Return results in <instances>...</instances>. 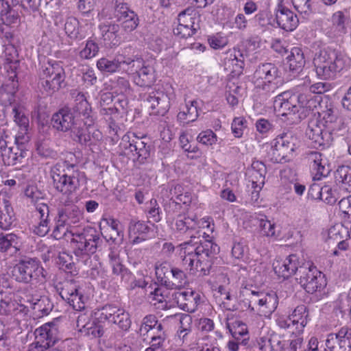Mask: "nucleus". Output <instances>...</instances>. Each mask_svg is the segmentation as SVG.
Segmentation results:
<instances>
[{
    "instance_id": "nucleus-1",
    "label": "nucleus",
    "mask_w": 351,
    "mask_h": 351,
    "mask_svg": "<svg viewBox=\"0 0 351 351\" xmlns=\"http://www.w3.org/2000/svg\"><path fill=\"white\" fill-rule=\"evenodd\" d=\"M305 89L300 90L298 86L294 90H288L278 94L274 99V108L282 117H288L291 121H300L306 112L313 111L319 105L321 95L329 89L330 85L325 82L312 84L306 77L304 82Z\"/></svg>"
},
{
    "instance_id": "nucleus-2",
    "label": "nucleus",
    "mask_w": 351,
    "mask_h": 351,
    "mask_svg": "<svg viewBox=\"0 0 351 351\" xmlns=\"http://www.w3.org/2000/svg\"><path fill=\"white\" fill-rule=\"evenodd\" d=\"M72 95L75 97L74 107H65L55 113L51 124L58 131H70L75 141L82 143L86 141V131L94 124V119L90 115L91 108L84 94L74 90Z\"/></svg>"
},
{
    "instance_id": "nucleus-3",
    "label": "nucleus",
    "mask_w": 351,
    "mask_h": 351,
    "mask_svg": "<svg viewBox=\"0 0 351 351\" xmlns=\"http://www.w3.org/2000/svg\"><path fill=\"white\" fill-rule=\"evenodd\" d=\"M51 235L57 240L71 237L73 253L78 258H84L85 264L102 243L100 233L95 228L86 227L80 231H73L69 230V226L58 217Z\"/></svg>"
},
{
    "instance_id": "nucleus-4",
    "label": "nucleus",
    "mask_w": 351,
    "mask_h": 351,
    "mask_svg": "<svg viewBox=\"0 0 351 351\" xmlns=\"http://www.w3.org/2000/svg\"><path fill=\"white\" fill-rule=\"evenodd\" d=\"M195 239L196 237L191 235L189 241L179 245L181 254H184L182 265L191 274L203 276L209 273L212 259L219 247L208 240L202 242Z\"/></svg>"
},
{
    "instance_id": "nucleus-5",
    "label": "nucleus",
    "mask_w": 351,
    "mask_h": 351,
    "mask_svg": "<svg viewBox=\"0 0 351 351\" xmlns=\"http://www.w3.org/2000/svg\"><path fill=\"white\" fill-rule=\"evenodd\" d=\"M313 64L318 77L332 80L341 71L350 66L351 59L344 51L326 47L316 53Z\"/></svg>"
},
{
    "instance_id": "nucleus-6",
    "label": "nucleus",
    "mask_w": 351,
    "mask_h": 351,
    "mask_svg": "<svg viewBox=\"0 0 351 351\" xmlns=\"http://www.w3.org/2000/svg\"><path fill=\"white\" fill-rule=\"evenodd\" d=\"M252 83L258 92L267 96L274 94L284 83V77L279 68L274 63L260 64L252 76Z\"/></svg>"
},
{
    "instance_id": "nucleus-7",
    "label": "nucleus",
    "mask_w": 351,
    "mask_h": 351,
    "mask_svg": "<svg viewBox=\"0 0 351 351\" xmlns=\"http://www.w3.org/2000/svg\"><path fill=\"white\" fill-rule=\"evenodd\" d=\"M50 173L54 189L63 195L74 193L86 183L85 173L81 171L63 170L60 166H53Z\"/></svg>"
},
{
    "instance_id": "nucleus-8",
    "label": "nucleus",
    "mask_w": 351,
    "mask_h": 351,
    "mask_svg": "<svg viewBox=\"0 0 351 351\" xmlns=\"http://www.w3.org/2000/svg\"><path fill=\"white\" fill-rule=\"evenodd\" d=\"M65 72L60 62L48 60L39 71V84L48 94L59 90L64 85Z\"/></svg>"
},
{
    "instance_id": "nucleus-9",
    "label": "nucleus",
    "mask_w": 351,
    "mask_h": 351,
    "mask_svg": "<svg viewBox=\"0 0 351 351\" xmlns=\"http://www.w3.org/2000/svg\"><path fill=\"white\" fill-rule=\"evenodd\" d=\"M12 274L16 282L24 284L44 281L46 278V271L34 258L21 260L13 267Z\"/></svg>"
},
{
    "instance_id": "nucleus-10",
    "label": "nucleus",
    "mask_w": 351,
    "mask_h": 351,
    "mask_svg": "<svg viewBox=\"0 0 351 351\" xmlns=\"http://www.w3.org/2000/svg\"><path fill=\"white\" fill-rule=\"evenodd\" d=\"M9 136L6 134L0 137V154L3 163L5 165L11 166L16 165L25 156L26 151L23 149V145L28 141V136L20 134L15 136V146H9Z\"/></svg>"
},
{
    "instance_id": "nucleus-11",
    "label": "nucleus",
    "mask_w": 351,
    "mask_h": 351,
    "mask_svg": "<svg viewBox=\"0 0 351 351\" xmlns=\"http://www.w3.org/2000/svg\"><path fill=\"white\" fill-rule=\"evenodd\" d=\"M297 276L296 280L308 293L320 291L326 285L324 274L309 263L300 267Z\"/></svg>"
},
{
    "instance_id": "nucleus-12",
    "label": "nucleus",
    "mask_w": 351,
    "mask_h": 351,
    "mask_svg": "<svg viewBox=\"0 0 351 351\" xmlns=\"http://www.w3.org/2000/svg\"><path fill=\"white\" fill-rule=\"evenodd\" d=\"M248 308L264 316L271 314L277 308L278 298L275 293L251 291L246 294Z\"/></svg>"
},
{
    "instance_id": "nucleus-13",
    "label": "nucleus",
    "mask_w": 351,
    "mask_h": 351,
    "mask_svg": "<svg viewBox=\"0 0 351 351\" xmlns=\"http://www.w3.org/2000/svg\"><path fill=\"white\" fill-rule=\"evenodd\" d=\"M266 172L265 164L258 160L253 161L251 167L246 170L245 176L248 181L247 186L254 203L258 202L260 197V192L265 184Z\"/></svg>"
},
{
    "instance_id": "nucleus-14",
    "label": "nucleus",
    "mask_w": 351,
    "mask_h": 351,
    "mask_svg": "<svg viewBox=\"0 0 351 351\" xmlns=\"http://www.w3.org/2000/svg\"><path fill=\"white\" fill-rule=\"evenodd\" d=\"M120 147L124 155L132 158L133 160L143 162L149 156V146L142 138L134 133H128L122 137Z\"/></svg>"
},
{
    "instance_id": "nucleus-15",
    "label": "nucleus",
    "mask_w": 351,
    "mask_h": 351,
    "mask_svg": "<svg viewBox=\"0 0 351 351\" xmlns=\"http://www.w3.org/2000/svg\"><path fill=\"white\" fill-rule=\"evenodd\" d=\"M56 288L62 300L75 311H86V298L79 291L78 286L74 281H65L56 285Z\"/></svg>"
},
{
    "instance_id": "nucleus-16",
    "label": "nucleus",
    "mask_w": 351,
    "mask_h": 351,
    "mask_svg": "<svg viewBox=\"0 0 351 351\" xmlns=\"http://www.w3.org/2000/svg\"><path fill=\"white\" fill-rule=\"evenodd\" d=\"M100 322H108L117 324L123 330H128L131 325L129 314L116 306L106 305L95 313Z\"/></svg>"
},
{
    "instance_id": "nucleus-17",
    "label": "nucleus",
    "mask_w": 351,
    "mask_h": 351,
    "mask_svg": "<svg viewBox=\"0 0 351 351\" xmlns=\"http://www.w3.org/2000/svg\"><path fill=\"white\" fill-rule=\"evenodd\" d=\"M100 322H108L117 324L123 330H128L131 325L129 314L116 306L106 305L95 313Z\"/></svg>"
},
{
    "instance_id": "nucleus-18",
    "label": "nucleus",
    "mask_w": 351,
    "mask_h": 351,
    "mask_svg": "<svg viewBox=\"0 0 351 351\" xmlns=\"http://www.w3.org/2000/svg\"><path fill=\"white\" fill-rule=\"evenodd\" d=\"M332 131V127L327 125L326 128L324 123L313 120L308 125L306 135L312 141L314 147H327L333 140Z\"/></svg>"
},
{
    "instance_id": "nucleus-19",
    "label": "nucleus",
    "mask_w": 351,
    "mask_h": 351,
    "mask_svg": "<svg viewBox=\"0 0 351 351\" xmlns=\"http://www.w3.org/2000/svg\"><path fill=\"white\" fill-rule=\"evenodd\" d=\"M114 17L121 23L123 30L127 33L136 29L139 24L138 15L126 3L119 0L115 3Z\"/></svg>"
},
{
    "instance_id": "nucleus-20",
    "label": "nucleus",
    "mask_w": 351,
    "mask_h": 351,
    "mask_svg": "<svg viewBox=\"0 0 351 351\" xmlns=\"http://www.w3.org/2000/svg\"><path fill=\"white\" fill-rule=\"evenodd\" d=\"M351 328L343 326L328 335L325 351H351Z\"/></svg>"
},
{
    "instance_id": "nucleus-21",
    "label": "nucleus",
    "mask_w": 351,
    "mask_h": 351,
    "mask_svg": "<svg viewBox=\"0 0 351 351\" xmlns=\"http://www.w3.org/2000/svg\"><path fill=\"white\" fill-rule=\"evenodd\" d=\"M55 325L45 324L36 329L34 332L35 341L29 346H34L40 350H45L53 346L56 341Z\"/></svg>"
},
{
    "instance_id": "nucleus-22",
    "label": "nucleus",
    "mask_w": 351,
    "mask_h": 351,
    "mask_svg": "<svg viewBox=\"0 0 351 351\" xmlns=\"http://www.w3.org/2000/svg\"><path fill=\"white\" fill-rule=\"evenodd\" d=\"M299 258L296 254H290L285 258H278L273 263L275 273L284 279L288 278L299 271Z\"/></svg>"
},
{
    "instance_id": "nucleus-23",
    "label": "nucleus",
    "mask_w": 351,
    "mask_h": 351,
    "mask_svg": "<svg viewBox=\"0 0 351 351\" xmlns=\"http://www.w3.org/2000/svg\"><path fill=\"white\" fill-rule=\"evenodd\" d=\"M146 101L152 109V114L163 116L169 109L170 99L162 91H154L149 94Z\"/></svg>"
},
{
    "instance_id": "nucleus-24",
    "label": "nucleus",
    "mask_w": 351,
    "mask_h": 351,
    "mask_svg": "<svg viewBox=\"0 0 351 351\" xmlns=\"http://www.w3.org/2000/svg\"><path fill=\"white\" fill-rule=\"evenodd\" d=\"M104 45L112 47L118 46L122 40L120 26L115 23H104L99 26Z\"/></svg>"
},
{
    "instance_id": "nucleus-25",
    "label": "nucleus",
    "mask_w": 351,
    "mask_h": 351,
    "mask_svg": "<svg viewBox=\"0 0 351 351\" xmlns=\"http://www.w3.org/2000/svg\"><path fill=\"white\" fill-rule=\"evenodd\" d=\"M276 20L278 26L287 32L294 30L299 23L296 14L282 5L278 6L276 13Z\"/></svg>"
},
{
    "instance_id": "nucleus-26",
    "label": "nucleus",
    "mask_w": 351,
    "mask_h": 351,
    "mask_svg": "<svg viewBox=\"0 0 351 351\" xmlns=\"http://www.w3.org/2000/svg\"><path fill=\"white\" fill-rule=\"evenodd\" d=\"M308 159L312 170L315 172L317 179L319 180L322 177L328 175L331 170L330 166L322 154L312 152L308 154Z\"/></svg>"
},
{
    "instance_id": "nucleus-27",
    "label": "nucleus",
    "mask_w": 351,
    "mask_h": 351,
    "mask_svg": "<svg viewBox=\"0 0 351 351\" xmlns=\"http://www.w3.org/2000/svg\"><path fill=\"white\" fill-rule=\"evenodd\" d=\"M109 263L112 267V274L121 277L125 282H129L132 277V273L122 264L119 252L117 250L111 249L108 254Z\"/></svg>"
},
{
    "instance_id": "nucleus-28",
    "label": "nucleus",
    "mask_w": 351,
    "mask_h": 351,
    "mask_svg": "<svg viewBox=\"0 0 351 351\" xmlns=\"http://www.w3.org/2000/svg\"><path fill=\"white\" fill-rule=\"evenodd\" d=\"M276 140L287 160H290L298 148V138L291 133H285L278 136Z\"/></svg>"
},
{
    "instance_id": "nucleus-29",
    "label": "nucleus",
    "mask_w": 351,
    "mask_h": 351,
    "mask_svg": "<svg viewBox=\"0 0 351 351\" xmlns=\"http://www.w3.org/2000/svg\"><path fill=\"white\" fill-rule=\"evenodd\" d=\"M224 65L226 70L234 75L241 73L244 66V58L241 52L235 49L229 51L224 59Z\"/></svg>"
},
{
    "instance_id": "nucleus-30",
    "label": "nucleus",
    "mask_w": 351,
    "mask_h": 351,
    "mask_svg": "<svg viewBox=\"0 0 351 351\" xmlns=\"http://www.w3.org/2000/svg\"><path fill=\"white\" fill-rule=\"evenodd\" d=\"M57 217L71 227L83 219V212L77 206L71 205L59 208Z\"/></svg>"
},
{
    "instance_id": "nucleus-31",
    "label": "nucleus",
    "mask_w": 351,
    "mask_h": 351,
    "mask_svg": "<svg viewBox=\"0 0 351 351\" xmlns=\"http://www.w3.org/2000/svg\"><path fill=\"white\" fill-rule=\"evenodd\" d=\"M150 228L143 221L132 219L128 227L129 237L132 243H138L147 239Z\"/></svg>"
},
{
    "instance_id": "nucleus-32",
    "label": "nucleus",
    "mask_w": 351,
    "mask_h": 351,
    "mask_svg": "<svg viewBox=\"0 0 351 351\" xmlns=\"http://www.w3.org/2000/svg\"><path fill=\"white\" fill-rule=\"evenodd\" d=\"M174 220L176 230L180 234L190 232L199 228V221L196 216L189 217L186 213H181L177 215Z\"/></svg>"
},
{
    "instance_id": "nucleus-33",
    "label": "nucleus",
    "mask_w": 351,
    "mask_h": 351,
    "mask_svg": "<svg viewBox=\"0 0 351 351\" xmlns=\"http://www.w3.org/2000/svg\"><path fill=\"white\" fill-rule=\"evenodd\" d=\"M116 58L119 69L125 70L129 74L138 71L143 63V58L140 56H128L123 53L117 55Z\"/></svg>"
},
{
    "instance_id": "nucleus-34",
    "label": "nucleus",
    "mask_w": 351,
    "mask_h": 351,
    "mask_svg": "<svg viewBox=\"0 0 351 351\" xmlns=\"http://www.w3.org/2000/svg\"><path fill=\"white\" fill-rule=\"evenodd\" d=\"M199 116L198 102L197 100L190 101L178 114L177 120L184 125L195 121Z\"/></svg>"
},
{
    "instance_id": "nucleus-35",
    "label": "nucleus",
    "mask_w": 351,
    "mask_h": 351,
    "mask_svg": "<svg viewBox=\"0 0 351 351\" xmlns=\"http://www.w3.org/2000/svg\"><path fill=\"white\" fill-rule=\"evenodd\" d=\"M173 296L177 303L188 311H193L197 303V295L193 291H176Z\"/></svg>"
},
{
    "instance_id": "nucleus-36",
    "label": "nucleus",
    "mask_w": 351,
    "mask_h": 351,
    "mask_svg": "<svg viewBox=\"0 0 351 351\" xmlns=\"http://www.w3.org/2000/svg\"><path fill=\"white\" fill-rule=\"evenodd\" d=\"M14 213L9 201L0 197V228L8 230L14 222Z\"/></svg>"
},
{
    "instance_id": "nucleus-37",
    "label": "nucleus",
    "mask_w": 351,
    "mask_h": 351,
    "mask_svg": "<svg viewBox=\"0 0 351 351\" xmlns=\"http://www.w3.org/2000/svg\"><path fill=\"white\" fill-rule=\"evenodd\" d=\"M19 237L14 233L0 234V252H9L10 255L19 250Z\"/></svg>"
},
{
    "instance_id": "nucleus-38",
    "label": "nucleus",
    "mask_w": 351,
    "mask_h": 351,
    "mask_svg": "<svg viewBox=\"0 0 351 351\" xmlns=\"http://www.w3.org/2000/svg\"><path fill=\"white\" fill-rule=\"evenodd\" d=\"M290 316L293 326H295L296 332H302L308 322V311L307 307L304 304L298 306Z\"/></svg>"
},
{
    "instance_id": "nucleus-39",
    "label": "nucleus",
    "mask_w": 351,
    "mask_h": 351,
    "mask_svg": "<svg viewBox=\"0 0 351 351\" xmlns=\"http://www.w3.org/2000/svg\"><path fill=\"white\" fill-rule=\"evenodd\" d=\"M134 73H137L134 82L140 86H150L155 82L154 69L149 66H145L143 60L142 66Z\"/></svg>"
},
{
    "instance_id": "nucleus-40",
    "label": "nucleus",
    "mask_w": 351,
    "mask_h": 351,
    "mask_svg": "<svg viewBox=\"0 0 351 351\" xmlns=\"http://www.w3.org/2000/svg\"><path fill=\"white\" fill-rule=\"evenodd\" d=\"M312 192L316 191L315 195H313L315 199H320L328 204H333L337 200V193L333 191L330 186H324L320 187L319 185L315 184L311 187Z\"/></svg>"
},
{
    "instance_id": "nucleus-41",
    "label": "nucleus",
    "mask_w": 351,
    "mask_h": 351,
    "mask_svg": "<svg viewBox=\"0 0 351 351\" xmlns=\"http://www.w3.org/2000/svg\"><path fill=\"white\" fill-rule=\"evenodd\" d=\"M287 60L290 70L293 71L302 70L305 64L304 53L300 47L292 48L290 53L287 57Z\"/></svg>"
},
{
    "instance_id": "nucleus-42",
    "label": "nucleus",
    "mask_w": 351,
    "mask_h": 351,
    "mask_svg": "<svg viewBox=\"0 0 351 351\" xmlns=\"http://www.w3.org/2000/svg\"><path fill=\"white\" fill-rule=\"evenodd\" d=\"M254 221L260 229L261 234L268 237L276 238L275 223L268 220L267 217L263 215H258L254 217Z\"/></svg>"
},
{
    "instance_id": "nucleus-43",
    "label": "nucleus",
    "mask_w": 351,
    "mask_h": 351,
    "mask_svg": "<svg viewBox=\"0 0 351 351\" xmlns=\"http://www.w3.org/2000/svg\"><path fill=\"white\" fill-rule=\"evenodd\" d=\"M335 180L340 186L348 192H351V167L343 165L335 172Z\"/></svg>"
},
{
    "instance_id": "nucleus-44",
    "label": "nucleus",
    "mask_w": 351,
    "mask_h": 351,
    "mask_svg": "<svg viewBox=\"0 0 351 351\" xmlns=\"http://www.w3.org/2000/svg\"><path fill=\"white\" fill-rule=\"evenodd\" d=\"M14 122L20 127L21 132L19 134L27 136L26 132L29 128V119L23 109L20 106H14L12 108Z\"/></svg>"
},
{
    "instance_id": "nucleus-45",
    "label": "nucleus",
    "mask_w": 351,
    "mask_h": 351,
    "mask_svg": "<svg viewBox=\"0 0 351 351\" xmlns=\"http://www.w3.org/2000/svg\"><path fill=\"white\" fill-rule=\"evenodd\" d=\"M267 150V158L273 162H282L287 161V159L282 152L280 151L279 145L276 143V138L274 139L269 145H265Z\"/></svg>"
},
{
    "instance_id": "nucleus-46",
    "label": "nucleus",
    "mask_w": 351,
    "mask_h": 351,
    "mask_svg": "<svg viewBox=\"0 0 351 351\" xmlns=\"http://www.w3.org/2000/svg\"><path fill=\"white\" fill-rule=\"evenodd\" d=\"M171 274H172L173 281H168L166 284V288L172 289H180L184 287L186 284V277L184 272L177 267H172L171 269Z\"/></svg>"
},
{
    "instance_id": "nucleus-47",
    "label": "nucleus",
    "mask_w": 351,
    "mask_h": 351,
    "mask_svg": "<svg viewBox=\"0 0 351 351\" xmlns=\"http://www.w3.org/2000/svg\"><path fill=\"white\" fill-rule=\"evenodd\" d=\"M5 5L6 7L3 4V9L1 10V20L3 25L6 26L16 25L19 22L18 12L10 8L8 1H5Z\"/></svg>"
},
{
    "instance_id": "nucleus-48",
    "label": "nucleus",
    "mask_w": 351,
    "mask_h": 351,
    "mask_svg": "<svg viewBox=\"0 0 351 351\" xmlns=\"http://www.w3.org/2000/svg\"><path fill=\"white\" fill-rule=\"evenodd\" d=\"M226 328L231 333L232 337L237 340H240L243 336L247 335V328L245 324L240 320H235L232 322H226Z\"/></svg>"
},
{
    "instance_id": "nucleus-49",
    "label": "nucleus",
    "mask_w": 351,
    "mask_h": 351,
    "mask_svg": "<svg viewBox=\"0 0 351 351\" xmlns=\"http://www.w3.org/2000/svg\"><path fill=\"white\" fill-rule=\"evenodd\" d=\"M66 34L71 39H82L84 35L80 30V23L75 17H69L64 24Z\"/></svg>"
},
{
    "instance_id": "nucleus-50",
    "label": "nucleus",
    "mask_w": 351,
    "mask_h": 351,
    "mask_svg": "<svg viewBox=\"0 0 351 351\" xmlns=\"http://www.w3.org/2000/svg\"><path fill=\"white\" fill-rule=\"evenodd\" d=\"M84 311V313L80 315L77 317V326L86 328L87 329L90 330V333L95 337H101L104 333L103 327H101L100 325H96L94 327H88V321L90 319V316L87 315V308H86V311Z\"/></svg>"
},
{
    "instance_id": "nucleus-51",
    "label": "nucleus",
    "mask_w": 351,
    "mask_h": 351,
    "mask_svg": "<svg viewBox=\"0 0 351 351\" xmlns=\"http://www.w3.org/2000/svg\"><path fill=\"white\" fill-rule=\"evenodd\" d=\"M199 14L193 7H189L182 11L178 16V23L195 25L199 21Z\"/></svg>"
},
{
    "instance_id": "nucleus-52",
    "label": "nucleus",
    "mask_w": 351,
    "mask_h": 351,
    "mask_svg": "<svg viewBox=\"0 0 351 351\" xmlns=\"http://www.w3.org/2000/svg\"><path fill=\"white\" fill-rule=\"evenodd\" d=\"M319 114L322 117V120L319 122L324 123L326 128H327L328 125L332 127L335 130V128L334 124L337 121V110L332 106V105L330 104L329 106H326V110H322Z\"/></svg>"
},
{
    "instance_id": "nucleus-53",
    "label": "nucleus",
    "mask_w": 351,
    "mask_h": 351,
    "mask_svg": "<svg viewBox=\"0 0 351 351\" xmlns=\"http://www.w3.org/2000/svg\"><path fill=\"white\" fill-rule=\"evenodd\" d=\"M97 67L102 72L114 73L119 69L116 57L113 60L102 58L97 60Z\"/></svg>"
},
{
    "instance_id": "nucleus-54",
    "label": "nucleus",
    "mask_w": 351,
    "mask_h": 351,
    "mask_svg": "<svg viewBox=\"0 0 351 351\" xmlns=\"http://www.w3.org/2000/svg\"><path fill=\"white\" fill-rule=\"evenodd\" d=\"M79 161L76 156L71 152L66 154L63 161L57 162L54 166H60V169L69 171H80L77 167Z\"/></svg>"
},
{
    "instance_id": "nucleus-55",
    "label": "nucleus",
    "mask_w": 351,
    "mask_h": 351,
    "mask_svg": "<svg viewBox=\"0 0 351 351\" xmlns=\"http://www.w3.org/2000/svg\"><path fill=\"white\" fill-rule=\"evenodd\" d=\"M98 51V45L93 40H88L84 47L80 51V56L82 59H90L95 57Z\"/></svg>"
},
{
    "instance_id": "nucleus-56",
    "label": "nucleus",
    "mask_w": 351,
    "mask_h": 351,
    "mask_svg": "<svg viewBox=\"0 0 351 351\" xmlns=\"http://www.w3.org/2000/svg\"><path fill=\"white\" fill-rule=\"evenodd\" d=\"M171 268L172 267H171L169 264L167 262L160 263L159 265H156L155 267L157 279L160 282V284L164 285L165 287L166 284H167L169 281V279L166 275L169 273H171L170 271Z\"/></svg>"
},
{
    "instance_id": "nucleus-57",
    "label": "nucleus",
    "mask_w": 351,
    "mask_h": 351,
    "mask_svg": "<svg viewBox=\"0 0 351 351\" xmlns=\"http://www.w3.org/2000/svg\"><path fill=\"white\" fill-rule=\"evenodd\" d=\"M220 290L223 291V295H216L220 306L226 311H235L237 309L236 304L225 301V298L230 297V292L223 286H220Z\"/></svg>"
},
{
    "instance_id": "nucleus-58",
    "label": "nucleus",
    "mask_w": 351,
    "mask_h": 351,
    "mask_svg": "<svg viewBox=\"0 0 351 351\" xmlns=\"http://www.w3.org/2000/svg\"><path fill=\"white\" fill-rule=\"evenodd\" d=\"M197 140L204 145L211 146L216 143L217 136L211 130H206L199 134Z\"/></svg>"
},
{
    "instance_id": "nucleus-59",
    "label": "nucleus",
    "mask_w": 351,
    "mask_h": 351,
    "mask_svg": "<svg viewBox=\"0 0 351 351\" xmlns=\"http://www.w3.org/2000/svg\"><path fill=\"white\" fill-rule=\"evenodd\" d=\"M331 22L332 25L336 27L339 32L341 34L346 33V16L342 11H337L333 13L331 16Z\"/></svg>"
},
{
    "instance_id": "nucleus-60",
    "label": "nucleus",
    "mask_w": 351,
    "mask_h": 351,
    "mask_svg": "<svg viewBox=\"0 0 351 351\" xmlns=\"http://www.w3.org/2000/svg\"><path fill=\"white\" fill-rule=\"evenodd\" d=\"M246 120L243 117H236L233 119L231 129L236 138H240L243 136V131L246 128Z\"/></svg>"
},
{
    "instance_id": "nucleus-61",
    "label": "nucleus",
    "mask_w": 351,
    "mask_h": 351,
    "mask_svg": "<svg viewBox=\"0 0 351 351\" xmlns=\"http://www.w3.org/2000/svg\"><path fill=\"white\" fill-rule=\"evenodd\" d=\"M159 324L156 317L154 315H148L143 318L140 328V332L143 335L153 330Z\"/></svg>"
},
{
    "instance_id": "nucleus-62",
    "label": "nucleus",
    "mask_w": 351,
    "mask_h": 351,
    "mask_svg": "<svg viewBox=\"0 0 351 351\" xmlns=\"http://www.w3.org/2000/svg\"><path fill=\"white\" fill-rule=\"evenodd\" d=\"M291 1L298 12L305 14L311 12V0H291Z\"/></svg>"
},
{
    "instance_id": "nucleus-63",
    "label": "nucleus",
    "mask_w": 351,
    "mask_h": 351,
    "mask_svg": "<svg viewBox=\"0 0 351 351\" xmlns=\"http://www.w3.org/2000/svg\"><path fill=\"white\" fill-rule=\"evenodd\" d=\"M149 300L154 305H156L157 303H163L165 302L166 296L164 294L162 289L157 287L153 291H150Z\"/></svg>"
},
{
    "instance_id": "nucleus-64",
    "label": "nucleus",
    "mask_w": 351,
    "mask_h": 351,
    "mask_svg": "<svg viewBox=\"0 0 351 351\" xmlns=\"http://www.w3.org/2000/svg\"><path fill=\"white\" fill-rule=\"evenodd\" d=\"M208 41L210 46L215 49H221L228 44L227 38L219 34L209 37Z\"/></svg>"
}]
</instances>
